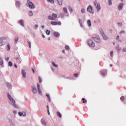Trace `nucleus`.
<instances>
[{"label":"nucleus","mask_w":126,"mask_h":126,"mask_svg":"<svg viewBox=\"0 0 126 126\" xmlns=\"http://www.w3.org/2000/svg\"><path fill=\"white\" fill-rule=\"evenodd\" d=\"M47 108L48 110H49V105H47Z\"/></svg>","instance_id":"nucleus-64"},{"label":"nucleus","mask_w":126,"mask_h":126,"mask_svg":"<svg viewBox=\"0 0 126 126\" xmlns=\"http://www.w3.org/2000/svg\"><path fill=\"white\" fill-rule=\"evenodd\" d=\"M20 24L23 27H24V21L21 20L19 21Z\"/></svg>","instance_id":"nucleus-14"},{"label":"nucleus","mask_w":126,"mask_h":126,"mask_svg":"<svg viewBox=\"0 0 126 126\" xmlns=\"http://www.w3.org/2000/svg\"><path fill=\"white\" fill-rule=\"evenodd\" d=\"M7 98L9 99V104L10 105H12V106H13V107L17 108H18V106L15 104V100H14L12 96L9 94V93H7Z\"/></svg>","instance_id":"nucleus-1"},{"label":"nucleus","mask_w":126,"mask_h":126,"mask_svg":"<svg viewBox=\"0 0 126 126\" xmlns=\"http://www.w3.org/2000/svg\"><path fill=\"white\" fill-rule=\"evenodd\" d=\"M54 35L55 37H60V33L58 32H54Z\"/></svg>","instance_id":"nucleus-21"},{"label":"nucleus","mask_w":126,"mask_h":126,"mask_svg":"<svg viewBox=\"0 0 126 126\" xmlns=\"http://www.w3.org/2000/svg\"><path fill=\"white\" fill-rule=\"evenodd\" d=\"M87 25H88V26H89V27H91V26H92V24L91 23V20H88Z\"/></svg>","instance_id":"nucleus-15"},{"label":"nucleus","mask_w":126,"mask_h":126,"mask_svg":"<svg viewBox=\"0 0 126 126\" xmlns=\"http://www.w3.org/2000/svg\"><path fill=\"white\" fill-rule=\"evenodd\" d=\"M13 113H14V114H17V111H16V110H14V111H13Z\"/></svg>","instance_id":"nucleus-59"},{"label":"nucleus","mask_w":126,"mask_h":126,"mask_svg":"<svg viewBox=\"0 0 126 126\" xmlns=\"http://www.w3.org/2000/svg\"><path fill=\"white\" fill-rule=\"evenodd\" d=\"M28 43L29 44V47L31 48V42L29 41H28Z\"/></svg>","instance_id":"nucleus-43"},{"label":"nucleus","mask_w":126,"mask_h":126,"mask_svg":"<svg viewBox=\"0 0 126 126\" xmlns=\"http://www.w3.org/2000/svg\"><path fill=\"white\" fill-rule=\"evenodd\" d=\"M48 41H50V40H51V37H48Z\"/></svg>","instance_id":"nucleus-63"},{"label":"nucleus","mask_w":126,"mask_h":126,"mask_svg":"<svg viewBox=\"0 0 126 126\" xmlns=\"http://www.w3.org/2000/svg\"><path fill=\"white\" fill-rule=\"evenodd\" d=\"M116 40H118V41H120V42H122V41L121 40H120V36L119 35H117V38H116Z\"/></svg>","instance_id":"nucleus-39"},{"label":"nucleus","mask_w":126,"mask_h":126,"mask_svg":"<svg viewBox=\"0 0 126 126\" xmlns=\"http://www.w3.org/2000/svg\"><path fill=\"white\" fill-rule=\"evenodd\" d=\"M60 15L62 17H64V13H61L60 14Z\"/></svg>","instance_id":"nucleus-44"},{"label":"nucleus","mask_w":126,"mask_h":126,"mask_svg":"<svg viewBox=\"0 0 126 126\" xmlns=\"http://www.w3.org/2000/svg\"><path fill=\"white\" fill-rule=\"evenodd\" d=\"M57 1L59 5H63V0H57Z\"/></svg>","instance_id":"nucleus-20"},{"label":"nucleus","mask_w":126,"mask_h":126,"mask_svg":"<svg viewBox=\"0 0 126 126\" xmlns=\"http://www.w3.org/2000/svg\"><path fill=\"white\" fill-rule=\"evenodd\" d=\"M28 4L29 7V8H31V9H34V8L36 7V6H35V4H34L32 2H29Z\"/></svg>","instance_id":"nucleus-5"},{"label":"nucleus","mask_w":126,"mask_h":126,"mask_svg":"<svg viewBox=\"0 0 126 126\" xmlns=\"http://www.w3.org/2000/svg\"><path fill=\"white\" fill-rule=\"evenodd\" d=\"M52 65H53V66H55V67H58V65L56 64V63H55L52 62Z\"/></svg>","instance_id":"nucleus-37"},{"label":"nucleus","mask_w":126,"mask_h":126,"mask_svg":"<svg viewBox=\"0 0 126 126\" xmlns=\"http://www.w3.org/2000/svg\"><path fill=\"white\" fill-rule=\"evenodd\" d=\"M65 48L66 50H69V46H68L67 45H65Z\"/></svg>","instance_id":"nucleus-48"},{"label":"nucleus","mask_w":126,"mask_h":126,"mask_svg":"<svg viewBox=\"0 0 126 126\" xmlns=\"http://www.w3.org/2000/svg\"><path fill=\"white\" fill-rule=\"evenodd\" d=\"M29 16H33V12H32V11L29 12Z\"/></svg>","instance_id":"nucleus-34"},{"label":"nucleus","mask_w":126,"mask_h":126,"mask_svg":"<svg viewBox=\"0 0 126 126\" xmlns=\"http://www.w3.org/2000/svg\"><path fill=\"white\" fill-rule=\"evenodd\" d=\"M19 116L20 117H26V112L23 111V112H19Z\"/></svg>","instance_id":"nucleus-8"},{"label":"nucleus","mask_w":126,"mask_h":126,"mask_svg":"<svg viewBox=\"0 0 126 126\" xmlns=\"http://www.w3.org/2000/svg\"><path fill=\"white\" fill-rule=\"evenodd\" d=\"M88 44L91 48H94L95 47V43L91 39L88 40Z\"/></svg>","instance_id":"nucleus-4"},{"label":"nucleus","mask_w":126,"mask_h":126,"mask_svg":"<svg viewBox=\"0 0 126 126\" xmlns=\"http://www.w3.org/2000/svg\"><path fill=\"white\" fill-rule=\"evenodd\" d=\"M0 65H1L2 67L4 66L3 65V61H2V59H1V58H0Z\"/></svg>","instance_id":"nucleus-16"},{"label":"nucleus","mask_w":126,"mask_h":126,"mask_svg":"<svg viewBox=\"0 0 126 126\" xmlns=\"http://www.w3.org/2000/svg\"><path fill=\"white\" fill-rule=\"evenodd\" d=\"M94 3L95 6H96V5H97V1H94Z\"/></svg>","instance_id":"nucleus-53"},{"label":"nucleus","mask_w":126,"mask_h":126,"mask_svg":"<svg viewBox=\"0 0 126 126\" xmlns=\"http://www.w3.org/2000/svg\"><path fill=\"white\" fill-rule=\"evenodd\" d=\"M8 65H9V66H12V65H13L12 63L10 61V62H9V63H8Z\"/></svg>","instance_id":"nucleus-40"},{"label":"nucleus","mask_w":126,"mask_h":126,"mask_svg":"<svg viewBox=\"0 0 126 126\" xmlns=\"http://www.w3.org/2000/svg\"><path fill=\"white\" fill-rule=\"evenodd\" d=\"M46 96L48 98V101L49 102H51V97H50V94H46Z\"/></svg>","instance_id":"nucleus-27"},{"label":"nucleus","mask_w":126,"mask_h":126,"mask_svg":"<svg viewBox=\"0 0 126 126\" xmlns=\"http://www.w3.org/2000/svg\"><path fill=\"white\" fill-rule=\"evenodd\" d=\"M69 10L70 12V13H71L72 12H73V9H72V8L70 7L69 8Z\"/></svg>","instance_id":"nucleus-36"},{"label":"nucleus","mask_w":126,"mask_h":126,"mask_svg":"<svg viewBox=\"0 0 126 126\" xmlns=\"http://www.w3.org/2000/svg\"><path fill=\"white\" fill-rule=\"evenodd\" d=\"M52 16L53 18H57L58 17V15H57V14L55 13L52 14Z\"/></svg>","instance_id":"nucleus-30"},{"label":"nucleus","mask_w":126,"mask_h":126,"mask_svg":"<svg viewBox=\"0 0 126 126\" xmlns=\"http://www.w3.org/2000/svg\"><path fill=\"white\" fill-rule=\"evenodd\" d=\"M7 86L8 89H11V88H12V86H11V84H10L9 83H7Z\"/></svg>","instance_id":"nucleus-22"},{"label":"nucleus","mask_w":126,"mask_h":126,"mask_svg":"<svg viewBox=\"0 0 126 126\" xmlns=\"http://www.w3.org/2000/svg\"><path fill=\"white\" fill-rule=\"evenodd\" d=\"M118 25H120V26H122L123 25V24L122 23H118Z\"/></svg>","instance_id":"nucleus-57"},{"label":"nucleus","mask_w":126,"mask_h":126,"mask_svg":"<svg viewBox=\"0 0 126 126\" xmlns=\"http://www.w3.org/2000/svg\"><path fill=\"white\" fill-rule=\"evenodd\" d=\"M116 50L117 51H121L122 50V48H120V45H118L117 46H116Z\"/></svg>","instance_id":"nucleus-23"},{"label":"nucleus","mask_w":126,"mask_h":126,"mask_svg":"<svg viewBox=\"0 0 126 126\" xmlns=\"http://www.w3.org/2000/svg\"><path fill=\"white\" fill-rule=\"evenodd\" d=\"M32 71L33 73H35V70H34V69H32Z\"/></svg>","instance_id":"nucleus-60"},{"label":"nucleus","mask_w":126,"mask_h":126,"mask_svg":"<svg viewBox=\"0 0 126 126\" xmlns=\"http://www.w3.org/2000/svg\"><path fill=\"white\" fill-rule=\"evenodd\" d=\"M82 101H83V103L84 104L85 103H86V102H87V100H85V98H83L82 99Z\"/></svg>","instance_id":"nucleus-38"},{"label":"nucleus","mask_w":126,"mask_h":126,"mask_svg":"<svg viewBox=\"0 0 126 126\" xmlns=\"http://www.w3.org/2000/svg\"><path fill=\"white\" fill-rule=\"evenodd\" d=\"M7 50L8 51H10V45L9 44H8L7 45Z\"/></svg>","instance_id":"nucleus-28"},{"label":"nucleus","mask_w":126,"mask_h":126,"mask_svg":"<svg viewBox=\"0 0 126 126\" xmlns=\"http://www.w3.org/2000/svg\"><path fill=\"white\" fill-rule=\"evenodd\" d=\"M81 12H82V13H84V12H85V9L84 8L81 9Z\"/></svg>","instance_id":"nucleus-41"},{"label":"nucleus","mask_w":126,"mask_h":126,"mask_svg":"<svg viewBox=\"0 0 126 126\" xmlns=\"http://www.w3.org/2000/svg\"><path fill=\"white\" fill-rule=\"evenodd\" d=\"M80 24V26L81 27L83 28V25H82V24Z\"/></svg>","instance_id":"nucleus-61"},{"label":"nucleus","mask_w":126,"mask_h":126,"mask_svg":"<svg viewBox=\"0 0 126 126\" xmlns=\"http://www.w3.org/2000/svg\"><path fill=\"white\" fill-rule=\"evenodd\" d=\"M34 29H38V25H35L34 26Z\"/></svg>","instance_id":"nucleus-51"},{"label":"nucleus","mask_w":126,"mask_h":126,"mask_svg":"<svg viewBox=\"0 0 126 126\" xmlns=\"http://www.w3.org/2000/svg\"><path fill=\"white\" fill-rule=\"evenodd\" d=\"M63 10L65 13H67V8L64 7L63 8Z\"/></svg>","instance_id":"nucleus-29"},{"label":"nucleus","mask_w":126,"mask_h":126,"mask_svg":"<svg viewBox=\"0 0 126 126\" xmlns=\"http://www.w3.org/2000/svg\"><path fill=\"white\" fill-rule=\"evenodd\" d=\"M102 36H103L104 40H108V37H107V36L105 35V33L102 34Z\"/></svg>","instance_id":"nucleus-24"},{"label":"nucleus","mask_w":126,"mask_h":126,"mask_svg":"<svg viewBox=\"0 0 126 126\" xmlns=\"http://www.w3.org/2000/svg\"><path fill=\"white\" fill-rule=\"evenodd\" d=\"M79 21L80 24H82V20H81V19H79Z\"/></svg>","instance_id":"nucleus-50"},{"label":"nucleus","mask_w":126,"mask_h":126,"mask_svg":"<svg viewBox=\"0 0 126 126\" xmlns=\"http://www.w3.org/2000/svg\"><path fill=\"white\" fill-rule=\"evenodd\" d=\"M94 41H95L97 43H100L101 42V40H100V38L99 37H92Z\"/></svg>","instance_id":"nucleus-10"},{"label":"nucleus","mask_w":126,"mask_h":126,"mask_svg":"<svg viewBox=\"0 0 126 126\" xmlns=\"http://www.w3.org/2000/svg\"><path fill=\"white\" fill-rule=\"evenodd\" d=\"M38 79H39V83H41V82H42V80H41V77H38Z\"/></svg>","instance_id":"nucleus-52"},{"label":"nucleus","mask_w":126,"mask_h":126,"mask_svg":"<svg viewBox=\"0 0 126 126\" xmlns=\"http://www.w3.org/2000/svg\"><path fill=\"white\" fill-rule=\"evenodd\" d=\"M41 28H42V29H44V28H45V27L44 26H42Z\"/></svg>","instance_id":"nucleus-62"},{"label":"nucleus","mask_w":126,"mask_h":126,"mask_svg":"<svg viewBox=\"0 0 126 126\" xmlns=\"http://www.w3.org/2000/svg\"><path fill=\"white\" fill-rule=\"evenodd\" d=\"M4 40V37H1L0 39V47H2L3 45H4V42L3 41Z\"/></svg>","instance_id":"nucleus-7"},{"label":"nucleus","mask_w":126,"mask_h":126,"mask_svg":"<svg viewBox=\"0 0 126 126\" xmlns=\"http://www.w3.org/2000/svg\"><path fill=\"white\" fill-rule=\"evenodd\" d=\"M113 54H114V51H111L110 52V56H111V57H113Z\"/></svg>","instance_id":"nucleus-46"},{"label":"nucleus","mask_w":126,"mask_h":126,"mask_svg":"<svg viewBox=\"0 0 126 126\" xmlns=\"http://www.w3.org/2000/svg\"><path fill=\"white\" fill-rule=\"evenodd\" d=\"M9 123L10 124V126H15V122L12 121V120H10Z\"/></svg>","instance_id":"nucleus-18"},{"label":"nucleus","mask_w":126,"mask_h":126,"mask_svg":"<svg viewBox=\"0 0 126 126\" xmlns=\"http://www.w3.org/2000/svg\"><path fill=\"white\" fill-rule=\"evenodd\" d=\"M20 5H21L20 2H19V1H17L16 2V6L17 7H20Z\"/></svg>","instance_id":"nucleus-17"},{"label":"nucleus","mask_w":126,"mask_h":126,"mask_svg":"<svg viewBox=\"0 0 126 126\" xmlns=\"http://www.w3.org/2000/svg\"><path fill=\"white\" fill-rule=\"evenodd\" d=\"M6 60L8 62V61H9V57H6Z\"/></svg>","instance_id":"nucleus-56"},{"label":"nucleus","mask_w":126,"mask_h":126,"mask_svg":"<svg viewBox=\"0 0 126 126\" xmlns=\"http://www.w3.org/2000/svg\"><path fill=\"white\" fill-rule=\"evenodd\" d=\"M37 88L35 86L32 85V92L34 93V94H37V92H38L40 95H42V91H41V89L40 88V85H39V84H37Z\"/></svg>","instance_id":"nucleus-2"},{"label":"nucleus","mask_w":126,"mask_h":126,"mask_svg":"<svg viewBox=\"0 0 126 126\" xmlns=\"http://www.w3.org/2000/svg\"><path fill=\"white\" fill-rule=\"evenodd\" d=\"M51 33V32L49 30H46V33L47 34V35H50Z\"/></svg>","instance_id":"nucleus-35"},{"label":"nucleus","mask_w":126,"mask_h":126,"mask_svg":"<svg viewBox=\"0 0 126 126\" xmlns=\"http://www.w3.org/2000/svg\"><path fill=\"white\" fill-rule=\"evenodd\" d=\"M57 114L59 118H62V114H61V113H60V112H57Z\"/></svg>","instance_id":"nucleus-33"},{"label":"nucleus","mask_w":126,"mask_h":126,"mask_svg":"<svg viewBox=\"0 0 126 126\" xmlns=\"http://www.w3.org/2000/svg\"><path fill=\"white\" fill-rule=\"evenodd\" d=\"M51 24H52V25H62V23L61 22H54V21H52L51 22Z\"/></svg>","instance_id":"nucleus-6"},{"label":"nucleus","mask_w":126,"mask_h":126,"mask_svg":"<svg viewBox=\"0 0 126 126\" xmlns=\"http://www.w3.org/2000/svg\"><path fill=\"white\" fill-rule=\"evenodd\" d=\"M101 73L102 75L105 76L106 74H107V70H103L101 71Z\"/></svg>","instance_id":"nucleus-13"},{"label":"nucleus","mask_w":126,"mask_h":126,"mask_svg":"<svg viewBox=\"0 0 126 126\" xmlns=\"http://www.w3.org/2000/svg\"><path fill=\"white\" fill-rule=\"evenodd\" d=\"M87 11L91 13V14H94V11H93V7L92 6L89 5L87 8Z\"/></svg>","instance_id":"nucleus-3"},{"label":"nucleus","mask_w":126,"mask_h":126,"mask_svg":"<svg viewBox=\"0 0 126 126\" xmlns=\"http://www.w3.org/2000/svg\"><path fill=\"white\" fill-rule=\"evenodd\" d=\"M123 7H124V3H121L118 5V10H122L123 9Z\"/></svg>","instance_id":"nucleus-9"},{"label":"nucleus","mask_w":126,"mask_h":126,"mask_svg":"<svg viewBox=\"0 0 126 126\" xmlns=\"http://www.w3.org/2000/svg\"><path fill=\"white\" fill-rule=\"evenodd\" d=\"M96 8H97L98 11H99V10H100V9H101V6L100 5V3H98L97 4Z\"/></svg>","instance_id":"nucleus-19"},{"label":"nucleus","mask_w":126,"mask_h":126,"mask_svg":"<svg viewBox=\"0 0 126 126\" xmlns=\"http://www.w3.org/2000/svg\"><path fill=\"white\" fill-rule=\"evenodd\" d=\"M48 19H49L50 20H54V18L52 17V16H49Z\"/></svg>","instance_id":"nucleus-32"},{"label":"nucleus","mask_w":126,"mask_h":126,"mask_svg":"<svg viewBox=\"0 0 126 126\" xmlns=\"http://www.w3.org/2000/svg\"><path fill=\"white\" fill-rule=\"evenodd\" d=\"M100 33H101L102 35H103L104 34H105L104 33V31H103V30H100Z\"/></svg>","instance_id":"nucleus-47"},{"label":"nucleus","mask_w":126,"mask_h":126,"mask_svg":"<svg viewBox=\"0 0 126 126\" xmlns=\"http://www.w3.org/2000/svg\"><path fill=\"white\" fill-rule=\"evenodd\" d=\"M123 52H126V48H124L123 49Z\"/></svg>","instance_id":"nucleus-54"},{"label":"nucleus","mask_w":126,"mask_h":126,"mask_svg":"<svg viewBox=\"0 0 126 126\" xmlns=\"http://www.w3.org/2000/svg\"><path fill=\"white\" fill-rule=\"evenodd\" d=\"M16 61H17L18 63H21V58H20V57H18L16 58Z\"/></svg>","instance_id":"nucleus-26"},{"label":"nucleus","mask_w":126,"mask_h":126,"mask_svg":"<svg viewBox=\"0 0 126 126\" xmlns=\"http://www.w3.org/2000/svg\"><path fill=\"white\" fill-rule=\"evenodd\" d=\"M41 123L42 125H43V126H47V123H46V121H45V120L43 119H42L41 120Z\"/></svg>","instance_id":"nucleus-12"},{"label":"nucleus","mask_w":126,"mask_h":126,"mask_svg":"<svg viewBox=\"0 0 126 126\" xmlns=\"http://www.w3.org/2000/svg\"><path fill=\"white\" fill-rule=\"evenodd\" d=\"M125 33H126V32H125V31H121L120 32V34H125Z\"/></svg>","instance_id":"nucleus-49"},{"label":"nucleus","mask_w":126,"mask_h":126,"mask_svg":"<svg viewBox=\"0 0 126 126\" xmlns=\"http://www.w3.org/2000/svg\"><path fill=\"white\" fill-rule=\"evenodd\" d=\"M47 1H48V2H50L51 3H55L54 0H47Z\"/></svg>","instance_id":"nucleus-31"},{"label":"nucleus","mask_w":126,"mask_h":126,"mask_svg":"<svg viewBox=\"0 0 126 126\" xmlns=\"http://www.w3.org/2000/svg\"><path fill=\"white\" fill-rule=\"evenodd\" d=\"M47 112H48V115H50V110L49 109H47Z\"/></svg>","instance_id":"nucleus-58"},{"label":"nucleus","mask_w":126,"mask_h":126,"mask_svg":"<svg viewBox=\"0 0 126 126\" xmlns=\"http://www.w3.org/2000/svg\"><path fill=\"white\" fill-rule=\"evenodd\" d=\"M22 75L24 78H25L26 77V72H25V70L23 69L22 70Z\"/></svg>","instance_id":"nucleus-11"},{"label":"nucleus","mask_w":126,"mask_h":126,"mask_svg":"<svg viewBox=\"0 0 126 126\" xmlns=\"http://www.w3.org/2000/svg\"><path fill=\"white\" fill-rule=\"evenodd\" d=\"M74 75L75 77H77L78 76V74H74Z\"/></svg>","instance_id":"nucleus-55"},{"label":"nucleus","mask_w":126,"mask_h":126,"mask_svg":"<svg viewBox=\"0 0 126 126\" xmlns=\"http://www.w3.org/2000/svg\"><path fill=\"white\" fill-rule=\"evenodd\" d=\"M17 42H18V37H15V43H16Z\"/></svg>","instance_id":"nucleus-45"},{"label":"nucleus","mask_w":126,"mask_h":126,"mask_svg":"<svg viewBox=\"0 0 126 126\" xmlns=\"http://www.w3.org/2000/svg\"><path fill=\"white\" fill-rule=\"evenodd\" d=\"M113 0H108V5H110L111 6V5H112V4H113V2H112Z\"/></svg>","instance_id":"nucleus-25"},{"label":"nucleus","mask_w":126,"mask_h":126,"mask_svg":"<svg viewBox=\"0 0 126 126\" xmlns=\"http://www.w3.org/2000/svg\"><path fill=\"white\" fill-rule=\"evenodd\" d=\"M120 100L121 101H124L125 100V96H121L120 98Z\"/></svg>","instance_id":"nucleus-42"}]
</instances>
